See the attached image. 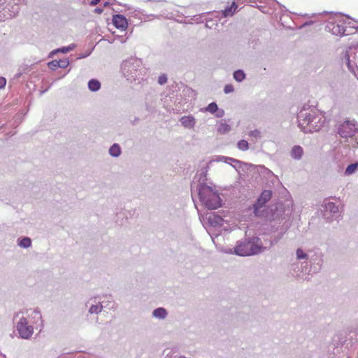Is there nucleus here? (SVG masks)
Segmentation results:
<instances>
[{
    "mask_svg": "<svg viewBox=\"0 0 358 358\" xmlns=\"http://www.w3.org/2000/svg\"><path fill=\"white\" fill-rule=\"evenodd\" d=\"M299 127L304 133L320 131L325 124L324 116L315 109H302L298 114Z\"/></svg>",
    "mask_w": 358,
    "mask_h": 358,
    "instance_id": "obj_1",
    "label": "nucleus"
},
{
    "mask_svg": "<svg viewBox=\"0 0 358 358\" xmlns=\"http://www.w3.org/2000/svg\"><path fill=\"white\" fill-rule=\"evenodd\" d=\"M121 70L130 83L141 84L148 78V70L143 66L141 60L136 57L124 60L121 65Z\"/></svg>",
    "mask_w": 358,
    "mask_h": 358,
    "instance_id": "obj_2",
    "label": "nucleus"
},
{
    "mask_svg": "<svg viewBox=\"0 0 358 358\" xmlns=\"http://www.w3.org/2000/svg\"><path fill=\"white\" fill-rule=\"evenodd\" d=\"M272 245V242H270L268 245H264L260 238L253 236L237 241L233 250L234 253L236 255L246 257L261 253Z\"/></svg>",
    "mask_w": 358,
    "mask_h": 358,
    "instance_id": "obj_3",
    "label": "nucleus"
},
{
    "mask_svg": "<svg viewBox=\"0 0 358 358\" xmlns=\"http://www.w3.org/2000/svg\"><path fill=\"white\" fill-rule=\"evenodd\" d=\"M202 205L209 210L217 209L222 206V199L217 192L206 184H199L196 188Z\"/></svg>",
    "mask_w": 358,
    "mask_h": 358,
    "instance_id": "obj_4",
    "label": "nucleus"
},
{
    "mask_svg": "<svg viewBox=\"0 0 358 358\" xmlns=\"http://www.w3.org/2000/svg\"><path fill=\"white\" fill-rule=\"evenodd\" d=\"M345 24L346 21L343 17L336 15L327 23L325 30L334 35L347 36L350 33L347 31Z\"/></svg>",
    "mask_w": 358,
    "mask_h": 358,
    "instance_id": "obj_5",
    "label": "nucleus"
},
{
    "mask_svg": "<svg viewBox=\"0 0 358 358\" xmlns=\"http://www.w3.org/2000/svg\"><path fill=\"white\" fill-rule=\"evenodd\" d=\"M358 132V123L355 120H347L338 127V134L344 138H352Z\"/></svg>",
    "mask_w": 358,
    "mask_h": 358,
    "instance_id": "obj_6",
    "label": "nucleus"
},
{
    "mask_svg": "<svg viewBox=\"0 0 358 358\" xmlns=\"http://www.w3.org/2000/svg\"><path fill=\"white\" fill-rule=\"evenodd\" d=\"M16 329L20 337L23 339H29L34 334L33 326L29 325L27 319L23 316L16 323Z\"/></svg>",
    "mask_w": 358,
    "mask_h": 358,
    "instance_id": "obj_7",
    "label": "nucleus"
},
{
    "mask_svg": "<svg viewBox=\"0 0 358 358\" xmlns=\"http://www.w3.org/2000/svg\"><path fill=\"white\" fill-rule=\"evenodd\" d=\"M296 260L301 262V268H299L298 265L293 264V269L299 275V273L306 272L308 270V264L309 261V255L302 249L298 248L296 251Z\"/></svg>",
    "mask_w": 358,
    "mask_h": 358,
    "instance_id": "obj_8",
    "label": "nucleus"
},
{
    "mask_svg": "<svg viewBox=\"0 0 358 358\" xmlns=\"http://www.w3.org/2000/svg\"><path fill=\"white\" fill-rule=\"evenodd\" d=\"M272 192L271 190H264L261 194L257 201L253 205L254 213L257 216H260V209L271 199Z\"/></svg>",
    "mask_w": 358,
    "mask_h": 358,
    "instance_id": "obj_9",
    "label": "nucleus"
},
{
    "mask_svg": "<svg viewBox=\"0 0 358 358\" xmlns=\"http://www.w3.org/2000/svg\"><path fill=\"white\" fill-rule=\"evenodd\" d=\"M162 6H163V3L162 1H156L152 6V8L153 10H161V13L159 15L145 14L143 13V11H142L141 10H135L134 12L135 13L137 12L138 13L141 14L143 17V19H145V20H151L152 18L160 19L161 17H165V15H166V13L164 12V10L161 9Z\"/></svg>",
    "mask_w": 358,
    "mask_h": 358,
    "instance_id": "obj_10",
    "label": "nucleus"
},
{
    "mask_svg": "<svg viewBox=\"0 0 358 358\" xmlns=\"http://www.w3.org/2000/svg\"><path fill=\"white\" fill-rule=\"evenodd\" d=\"M308 263L310 264L308 273H317L322 268L323 259L321 255H316L314 258H310Z\"/></svg>",
    "mask_w": 358,
    "mask_h": 358,
    "instance_id": "obj_11",
    "label": "nucleus"
},
{
    "mask_svg": "<svg viewBox=\"0 0 358 358\" xmlns=\"http://www.w3.org/2000/svg\"><path fill=\"white\" fill-rule=\"evenodd\" d=\"M113 24L117 29L122 31L126 30L128 27V22L127 18L120 14H116L113 15Z\"/></svg>",
    "mask_w": 358,
    "mask_h": 358,
    "instance_id": "obj_12",
    "label": "nucleus"
},
{
    "mask_svg": "<svg viewBox=\"0 0 358 358\" xmlns=\"http://www.w3.org/2000/svg\"><path fill=\"white\" fill-rule=\"evenodd\" d=\"M324 210L326 213H329L334 217H338L339 215L338 206L333 202H327L324 205Z\"/></svg>",
    "mask_w": 358,
    "mask_h": 358,
    "instance_id": "obj_13",
    "label": "nucleus"
},
{
    "mask_svg": "<svg viewBox=\"0 0 358 358\" xmlns=\"http://www.w3.org/2000/svg\"><path fill=\"white\" fill-rule=\"evenodd\" d=\"M181 124L187 129H192L196 124L195 118L193 116H183L180 120Z\"/></svg>",
    "mask_w": 358,
    "mask_h": 358,
    "instance_id": "obj_14",
    "label": "nucleus"
},
{
    "mask_svg": "<svg viewBox=\"0 0 358 358\" xmlns=\"http://www.w3.org/2000/svg\"><path fill=\"white\" fill-rule=\"evenodd\" d=\"M342 62L343 64H345L347 66L350 71L353 73L355 72L357 66L353 62L351 61L349 52L348 51H345V52L344 53L343 57L342 59Z\"/></svg>",
    "mask_w": 358,
    "mask_h": 358,
    "instance_id": "obj_15",
    "label": "nucleus"
},
{
    "mask_svg": "<svg viewBox=\"0 0 358 358\" xmlns=\"http://www.w3.org/2000/svg\"><path fill=\"white\" fill-rule=\"evenodd\" d=\"M167 311L165 308H155L153 311H152V316L155 318H157V319H159V320H164L166 317L167 316Z\"/></svg>",
    "mask_w": 358,
    "mask_h": 358,
    "instance_id": "obj_16",
    "label": "nucleus"
},
{
    "mask_svg": "<svg viewBox=\"0 0 358 358\" xmlns=\"http://www.w3.org/2000/svg\"><path fill=\"white\" fill-rule=\"evenodd\" d=\"M303 154V148L299 145H295L292 149L291 156L294 159H296V160L301 159Z\"/></svg>",
    "mask_w": 358,
    "mask_h": 358,
    "instance_id": "obj_17",
    "label": "nucleus"
},
{
    "mask_svg": "<svg viewBox=\"0 0 358 358\" xmlns=\"http://www.w3.org/2000/svg\"><path fill=\"white\" fill-rule=\"evenodd\" d=\"M208 220L210 224L213 226L221 227L224 224V219L219 215H213V217L210 216Z\"/></svg>",
    "mask_w": 358,
    "mask_h": 358,
    "instance_id": "obj_18",
    "label": "nucleus"
},
{
    "mask_svg": "<svg viewBox=\"0 0 358 358\" xmlns=\"http://www.w3.org/2000/svg\"><path fill=\"white\" fill-rule=\"evenodd\" d=\"M109 154L113 157H117L121 154V148L117 143H114L109 148Z\"/></svg>",
    "mask_w": 358,
    "mask_h": 358,
    "instance_id": "obj_19",
    "label": "nucleus"
},
{
    "mask_svg": "<svg viewBox=\"0 0 358 358\" xmlns=\"http://www.w3.org/2000/svg\"><path fill=\"white\" fill-rule=\"evenodd\" d=\"M101 87V83L96 79H91L88 82V88L92 92H97Z\"/></svg>",
    "mask_w": 358,
    "mask_h": 358,
    "instance_id": "obj_20",
    "label": "nucleus"
},
{
    "mask_svg": "<svg viewBox=\"0 0 358 358\" xmlns=\"http://www.w3.org/2000/svg\"><path fill=\"white\" fill-rule=\"evenodd\" d=\"M17 245L22 248H28L31 245V240L29 237L18 238Z\"/></svg>",
    "mask_w": 358,
    "mask_h": 358,
    "instance_id": "obj_21",
    "label": "nucleus"
},
{
    "mask_svg": "<svg viewBox=\"0 0 358 358\" xmlns=\"http://www.w3.org/2000/svg\"><path fill=\"white\" fill-rule=\"evenodd\" d=\"M358 169V162L351 164L345 169L344 175L346 176L354 174Z\"/></svg>",
    "mask_w": 358,
    "mask_h": 358,
    "instance_id": "obj_22",
    "label": "nucleus"
},
{
    "mask_svg": "<svg viewBox=\"0 0 358 358\" xmlns=\"http://www.w3.org/2000/svg\"><path fill=\"white\" fill-rule=\"evenodd\" d=\"M103 310V306L100 302L96 304H92L89 308V313L90 314H99Z\"/></svg>",
    "mask_w": 358,
    "mask_h": 358,
    "instance_id": "obj_23",
    "label": "nucleus"
},
{
    "mask_svg": "<svg viewBox=\"0 0 358 358\" xmlns=\"http://www.w3.org/2000/svg\"><path fill=\"white\" fill-rule=\"evenodd\" d=\"M237 8V6L235 2H233L231 6L229 7H227L223 10V15L224 17H228V16H232Z\"/></svg>",
    "mask_w": 358,
    "mask_h": 358,
    "instance_id": "obj_24",
    "label": "nucleus"
},
{
    "mask_svg": "<svg viewBox=\"0 0 358 358\" xmlns=\"http://www.w3.org/2000/svg\"><path fill=\"white\" fill-rule=\"evenodd\" d=\"M234 78L237 82H242L245 78V73L243 70H237L234 72Z\"/></svg>",
    "mask_w": 358,
    "mask_h": 358,
    "instance_id": "obj_25",
    "label": "nucleus"
},
{
    "mask_svg": "<svg viewBox=\"0 0 358 358\" xmlns=\"http://www.w3.org/2000/svg\"><path fill=\"white\" fill-rule=\"evenodd\" d=\"M230 130H231L230 125L225 122L220 123L217 128L218 132L222 134H227Z\"/></svg>",
    "mask_w": 358,
    "mask_h": 358,
    "instance_id": "obj_26",
    "label": "nucleus"
},
{
    "mask_svg": "<svg viewBox=\"0 0 358 358\" xmlns=\"http://www.w3.org/2000/svg\"><path fill=\"white\" fill-rule=\"evenodd\" d=\"M237 147L240 150L245 151L249 148V144L245 140H241L237 143Z\"/></svg>",
    "mask_w": 358,
    "mask_h": 358,
    "instance_id": "obj_27",
    "label": "nucleus"
},
{
    "mask_svg": "<svg viewBox=\"0 0 358 358\" xmlns=\"http://www.w3.org/2000/svg\"><path fill=\"white\" fill-rule=\"evenodd\" d=\"M32 317L36 320V323L39 321L41 322V325L43 326V320L41 312L38 310H34L32 312Z\"/></svg>",
    "mask_w": 358,
    "mask_h": 358,
    "instance_id": "obj_28",
    "label": "nucleus"
},
{
    "mask_svg": "<svg viewBox=\"0 0 358 358\" xmlns=\"http://www.w3.org/2000/svg\"><path fill=\"white\" fill-rule=\"evenodd\" d=\"M217 105L215 102H212L208 105L206 108V111L210 113L211 114H214L217 110Z\"/></svg>",
    "mask_w": 358,
    "mask_h": 358,
    "instance_id": "obj_29",
    "label": "nucleus"
},
{
    "mask_svg": "<svg viewBox=\"0 0 358 358\" xmlns=\"http://www.w3.org/2000/svg\"><path fill=\"white\" fill-rule=\"evenodd\" d=\"M69 64V61L68 59H62L58 60L57 66L58 68L65 69Z\"/></svg>",
    "mask_w": 358,
    "mask_h": 358,
    "instance_id": "obj_30",
    "label": "nucleus"
},
{
    "mask_svg": "<svg viewBox=\"0 0 358 358\" xmlns=\"http://www.w3.org/2000/svg\"><path fill=\"white\" fill-rule=\"evenodd\" d=\"M232 164L231 166L236 170V171H238L239 169H241L242 168V166L243 165H245V163H243L242 162L238 160V159H234V161L232 162Z\"/></svg>",
    "mask_w": 358,
    "mask_h": 358,
    "instance_id": "obj_31",
    "label": "nucleus"
},
{
    "mask_svg": "<svg viewBox=\"0 0 358 358\" xmlns=\"http://www.w3.org/2000/svg\"><path fill=\"white\" fill-rule=\"evenodd\" d=\"M249 136L255 138H259L261 137V132L258 129H255L249 132Z\"/></svg>",
    "mask_w": 358,
    "mask_h": 358,
    "instance_id": "obj_32",
    "label": "nucleus"
},
{
    "mask_svg": "<svg viewBox=\"0 0 358 358\" xmlns=\"http://www.w3.org/2000/svg\"><path fill=\"white\" fill-rule=\"evenodd\" d=\"M167 82V76L165 74H162L158 78V83L161 85H164Z\"/></svg>",
    "mask_w": 358,
    "mask_h": 358,
    "instance_id": "obj_33",
    "label": "nucleus"
},
{
    "mask_svg": "<svg viewBox=\"0 0 358 358\" xmlns=\"http://www.w3.org/2000/svg\"><path fill=\"white\" fill-rule=\"evenodd\" d=\"M234 90L232 85H226L224 87V92L225 94L233 92Z\"/></svg>",
    "mask_w": 358,
    "mask_h": 358,
    "instance_id": "obj_34",
    "label": "nucleus"
},
{
    "mask_svg": "<svg viewBox=\"0 0 358 358\" xmlns=\"http://www.w3.org/2000/svg\"><path fill=\"white\" fill-rule=\"evenodd\" d=\"M58 60H53L48 63V66L52 70H55L57 68H58L57 66Z\"/></svg>",
    "mask_w": 358,
    "mask_h": 358,
    "instance_id": "obj_35",
    "label": "nucleus"
},
{
    "mask_svg": "<svg viewBox=\"0 0 358 358\" xmlns=\"http://www.w3.org/2000/svg\"><path fill=\"white\" fill-rule=\"evenodd\" d=\"M6 84V80L3 77H0V89H3Z\"/></svg>",
    "mask_w": 358,
    "mask_h": 358,
    "instance_id": "obj_36",
    "label": "nucleus"
},
{
    "mask_svg": "<svg viewBox=\"0 0 358 358\" xmlns=\"http://www.w3.org/2000/svg\"><path fill=\"white\" fill-rule=\"evenodd\" d=\"M13 14L10 15V16L15 17L19 13L20 8L17 5L13 6Z\"/></svg>",
    "mask_w": 358,
    "mask_h": 358,
    "instance_id": "obj_37",
    "label": "nucleus"
},
{
    "mask_svg": "<svg viewBox=\"0 0 358 358\" xmlns=\"http://www.w3.org/2000/svg\"><path fill=\"white\" fill-rule=\"evenodd\" d=\"M216 112H217V113H216L215 115L217 117H222L224 115V111L222 109L219 110L217 108V110Z\"/></svg>",
    "mask_w": 358,
    "mask_h": 358,
    "instance_id": "obj_38",
    "label": "nucleus"
},
{
    "mask_svg": "<svg viewBox=\"0 0 358 358\" xmlns=\"http://www.w3.org/2000/svg\"><path fill=\"white\" fill-rule=\"evenodd\" d=\"M234 161V158L232 157H226L224 158V162L226 163V164H232V162Z\"/></svg>",
    "mask_w": 358,
    "mask_h": 358,
    "instance_id": "obj_39",
    "label": "nucleus"
},
{
    "mask_svg": "<svg viewBox=\"0 0 358 358\" xmlns=\"http://www.w3.org/2000/svg\"><path fill=\"white\" fill-rule=\"evenodd\" d=\"M57 52H62V53H66L69 52L68 50V48L67 46L66 47H62L61 48H59L56 50Z\"/></svg>",
    "mask_w": 358,
    "mask_h": 358,
    "instance_id": "obj_40",
    "label": "nucleus"
},
{
    "mask_svg": "<svg viewBox=\"0 0 358 358\" xmlns=\"http://www.w3.org/2000/svg\"><path fill=\"white\" fill-rule=\"evenodd\" d=\"M201 17H202L201 15H195V16H194L193 20L194 21H196V22H199L201 21Z\"/></svg>",
    "mask_w": 358,
    "mask_h": 358,
    "instance_id": "obj_41",
    "label": "nucleus"
},
{
    "mask_svg": "<svg viewBox=\"0 0 358 358\" xmlns=\"http://www.w3.org/2000/svg\"><path fill=\"white\" fill-rule=\"evenodd\" d=\"M225 157H224V156H217V157H216L215 161H216V162H224V158H225Z\"/></svg>",
    "mask_w": 358,
    "mask_h": 358,
    "instance_id": "obj_42",
    "label": "nucleus"
},
{
    "mask_svg": "<svg viewBox=\"0 0 358 358\" xmlns=\"http://www.w3.org/2000/svg\"><path fill=\"white\" fill-rule=\"evenodd\" d=\"M99 2H100V0H92V1L90 2V5L91 6H96Z\"/></svg>",
    "mask_w": 358,
    "mask_h": 358,
    "instance_id": "obj_43",
    "label": "nucleus"
},
{
    "mask_svg": "<svg viewBox=\"0 0 358 358\" xmlns=\"http://www.w3.org/2000/svg\"><path fill=\"white\" fill-rule=\"evenodd\" d=\"M94 11L96 13L101 14L103 12V10L101 8H96Z\"/></svg>",
    "mask_w": 358,
    "mask_h": 358,
    "instance_id": "obj_44",
    "label": "nucleus"
},
{
    "mask_svg": "<svg viewBox=\"0 0 358 358\" xmlns=\"http://www.w3.org/2000/svg\"><path fill=\"white\" fill-rule=\"evenodd\" d=\"M67 48H68V50L69 52V51L72 50L75 48V45L71 44V45L67 46Z\"/></svg>",
    "mask_w": 358,
    "mask_h": 358,
    "instance_id": "obj_45",
    "label": "nucleus"
},
{
    "mask_svg": "<svg viewBox=\"0 0 358 358\" xmlns=\"http://www.w3.org/2000/svg\"><path fill=\"white\" fill-rule=\"evenodd\" d=\"M313 23V21H309V22H306V23L303 24V26L310 25V24H312Z\"/></svg>",
    "mask_w": 358,
    "mask_h": 358,
    "instance_id": "obj_46",
    "label": "nucleus"
},
{
    "mask_svg": "<svg viewBox=\"0 0 358 358\" xmlns=\"http://www.w3.org/2000/svg\"><path fill=\"white\" fill-rule=\"evenodd\" d=\"M22 73H17V74L15 75V78H19L22 76Z\"/></svg>",
    "mask_w": 358,
    "mask_h": 358,
    "instance_id": "obj_47",
    "label": "nucleus"
},
{
    "mask_svg": "<svg viewBox=\"0 0 358 358\" xmlns=\"http://www.w3.org/2000/svg\"><path fill=\"white\" fill-rule=\"evenodd\" d=\"M245 2L248 3H253V1L252 0H245Z\"/></svg>",
    "mask_w": 358,
    "mask_h": 358,
    "instance_id": "obj_48",
    "label": "nucleus"
},
{
    "mask_svg": "<svg viewBox=\"0 0 358 358\" xmlns=\"http://www.w3.org/2000/svg\"><path fill=\"white\" fill-rule=\"evenodd\" d=\"M108 5V2H105L103 4L104 6H107Z\"/></svg>",
    "mask_w": 358,
    "mask_h": 358,
    "instance_id": "obj_49",
    "label": "nucleus"
},
{
    "mask_svg": "<svg viewBox=\"0 0 358 358\" xmlns=\"http://www.w3.org/2000/svg\"><path fill=\"white\" fill-rule=\"evenodd\" d=\"M147 1H148V2H152V1H153V0H148Z\"/></svg>",
    "mask_w": 358,
    "mask_h": 358,
    "instance_id": "obj_50",
    "label": "nucleus"
},
{
    "mask_svg": "<svg viewBox=\"0 0 358 358\" xmlns=\"http://www.w3.org/2000/svg\"><path fill=\"white\" fill-rule=\"evenodd\" d=\"M3 358H6V355H3Z\"/></svg>",
    "mask_w": 358,
    "mask_h": 358,
    "instance_id": "obj_51",
    "label": "nucleus"
},
{
    "mask_svg": "<svg viewBox=\"0 0 358 358\" xmlns=\"http://www.w3.org/2000/svg\"><path fill=\"white\" fill-rule=\"evenodd\" d=\"M181 358H185V357H181Z\"/></svg>",
    "mask_w": 358,
    "mask_h": 358,
    "instance_id": "obj_52",
    "label": "nucleus"
}]
</instances>
